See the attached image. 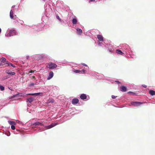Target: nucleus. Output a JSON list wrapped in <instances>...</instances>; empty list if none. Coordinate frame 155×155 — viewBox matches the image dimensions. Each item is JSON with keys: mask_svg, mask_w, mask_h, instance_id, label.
I'll return each mask as SVG.
<instances>
[{"mask_svg": "<svg viewBox=\"0 0 155 155\" xmlns=\"http://www.w3.org/2000/svg\"><path fill=\"white\" fill-rule=\"evenodd\" d=\"M107 48L108 52L111 54H115V48L110 40H107Z\"/></svg>", "mask_w": 155, "mask_h": 155, "instance_id": "nucleus-1", "label": "nucleus"}, {"mask_svg": "<svg viewBox=\"0 0 155 155\" xmlns=\"http://www.w3.org/2000/svg\"><path fill=\"white\" fill-rule=\"evenodd\" d=\"M120 46L122 48L123 51L125 52L126 54H128L130 53L131 49L128 45L126 44H124L121 45Z\"/></svg>", "mask_w": 155, "mask_h": 155, "instance_id": "nucleus-2", "label": "nucleus"}, {"mask_svg": "<svg viewBox=\"0 0 155 155\" xmlns=\"http://www.w3.org/2000/svg\"><path fill=\"white\" fill-rule=\"evenodd\" d=\"M144 103L138 101H132L130 102V105L134 107L140 106Z\"/></svg>", "mask_w": 155, "mask_h": 155, "instance_id": "nucleus-3", "label": "nucleus"}, {"mask_svg": "<svg viewBox=\"0 0 155 155\" xmlns=\"http://www.w3.org/2000/svg\"><path fill=\"white\" fill-rule=\"evenodd\" d=\"M128 54L129 55V57H130L133 58H136L137 57L136 53L131 49L130 51V53H129Z\"/></svg>", "mask_w": 155, "mask_h": 155, "instance_id": "nucleus-4", "label": "nucleus"}, {"mask_svg": "<svg viewBox=\"0 0 155 155\" xmlns=\"http://www.w3.org/2000/svg\"><path fill=\"white\" fill-rule=\"evenodd\" d=\"M48 68L49 69H54L56 68L57 67V64L52 62H49L48 64Z\"/></svg>", "mask_w": 155, "mask_h": 155, "instance_id": "nucleus-5", "label": "nucleus"}, {"mask_svg": "<svg viewBox=\"0 0 155 155\" xmlns=\"http://www.w3.org/2000/svg\"><path fill=\"white\" fill-rule=\"evenodd\" d=\"M15 35V31L14 30H10L8 35V36H13Z\"/></svg>", "mask_w": 155, "mask_h": 155, "instance_id": "nucleus-6", "label": "nucleus"}, {"mask_svg": "<svg viewBox=\"0 0 155 155\" xmlns=\"http://www.w3.org/2000/svg\"><path fill=\"white\" fill-rule=\"evenodd\" d=\"M115 53H116L118 54H120L122 55H124V52H123L122 51L120 50L119 49H117L115 51Z\"/></svg>", "mask_w": 155, "mask_h": 155, "instance_id": "nucleus-7", "label": "nucleus"}, {"mask_svg": "<svg viewBox=\"0 0 155 155\" xmlns=\"http://www.w3.org/2000/svg\"><path fill=\"white\" fill-rule=\"evenodd\" d=\"M5 73L11 75H14L15 74V72H12L9 70H6L5 71Z\"/></svg>", "mask_w": 155, "mask_h": 155, "instance_id": "nucleus-8", "label": "nucleus"}, {"mask_svg": "<svg viewBox=\"0 0 155 155\" xmlns=\"http://www.w3.org/2000/svg\"><path fill=\"white\" fill-rule=\"evenodd\" d=\"M120 90L123 92H125L126 91L127 88V87L124 86H121L120 87Z\"/></svg>", "mask_w": 155, "mask_h": 155, "instance_id": "nucleus-9", "label": "nucleus"}, {"mask_svg": "<svg viewBox=\"0 0 155 155\" xmlns=\"http://www.w3.org/2000/svg\"><path fill=\"white\" fill-rule=\"evenodd\" d=\"M6 65L5 66V67H7V66H12L13 68H15V66L13 64H12L10 63L9 61H6V63L5 64Z\"/></svg>", "mask_w": 155, "mask_h": 155, "instance_id": "nucleus-10", "label": "nucleus"}, {"mask_svg": "<svg viewBox=\"0 0 155 155\" xmlns=\"http://www.w3.org/2000/svg\"><path fill=\"white\" fill-rule=\"evenodd\" d=\"M53 73L52 71L50 72L49 73V76L47 78L48 80L50 79L53 76Z\"/></svg>", "mask_w": 155, "mask_h": 155, "instance_id": "nucleus-11", "label": "nucleus"}, {"mask_svg": "<svg viewBox=\"0 0 155 155\" xmlns=\"http://www.w3.org/2000/svg\"><path fill=\"white\" fill-rule=\"evenodd\" d=\"M79 100L78 98H75L73 99L72 101V103L73 104H76L78 103Z\"/></svg>", "mask_w": 155, "mask_h": 155, "instance_id": "nucleus-12", "label": "nucleus"}, {"mask_svg": "<svg viewBox=\"0 0 155 155\" xmlns=\"http://www.w3.org/2000/svg\"><path fill=\"white\" fill-rule=\"evenodd\" d=\"M127 93L129 94H130L132 95L133 96H137L138 95V93L135 92H133L132 91H129Z\"/></svg>", "mask_w": 155, "mask_h": 155, "instance_id": "nucleus-13", "label": "nucleus"}, {"mask_svg": "<svg viewBox=\"0 0 155 155\" xmlns=\"http://www.w3.org/2000/svg\"><path fill=\"white\" fill-rule=\"evenodd\" d=\"M87 97V96L84 94H82L80 96V97L81 99L83 100L86 99Z\"/></svg>", "mask_w": 155, "mask_h": 155, "instance_id": "nucleus-14", "label": "nucleus"}, {"mask_svg": "<svg viewBox=\"0 0 155 155\" xmlns=\"http://www.w3.org/2000/svg\"><path fill=\"white\" fill-rule=\"evenodd\" d=\"M0 61H1V62H3V63H5V64L6 63V61H6V59L4 57L0 59Z\"/></svg>", "mask_w": 155, "mask_h": 155, "instance_id": "nucleus-15", "label": "nucleus"}, {"mask_svg": "<svg viewBox=\"0 0 155 155\" xmlns=\"http://www.w3.org/2000/svg\"><path fill=\"white\" fill-rule=\"evenodd\" d=\"M97 37L99 41H103V37L101 35H98Z\"/></svg>", "mask_w": 155, "mask_h": 155, "instance_id": "nucleus-16", "label": "nucleus"}, {"mask_svg": "<svg viewBox=\"0 0 155 155\" xmlns=\"http://www.w3.org/2000/svg\"><path fill=\"white\" fill-rule=\"evenodd\" d=\"M149 93L151 96H153L155 95V91L151 90L149 91Z\"/></svg>", "mask_w": 155, "mask_h": 155, "instance_id": "nucleus-17", "label": "nucleus"}, {"mask_svg": "<svg viewBox=\"0 0 155 155\" xmlns=\"http://www.w3.org/2000/svg\"><path fill=\"white\" fill-rule=\"evenodd\" d=\"M42 93H34V94H28L27 95H40V94H42Z\"/></svg>", "mask_w": 155, "mask_h": 155, "instance_id": "nucleus-18", "label": "nucleus"}, {"mask_svg": "<svg viewBox=\"0 0 155 155\" xmlns=\"http://www.w3.org/2000/svg\"><path fill=\"white\" fill-rule=\"evenodd\" d=\"M34 125L37 126V125H41V126H43L44 125L41 123H40L39 122H36L34 124H33Z\"/></svg>", "mask_w": 155, "mask_h": 155, "instance_id": "nucleus-19", "label": "nucleus"}, {"mask_svg": "<svg viewBox=\"0 0 155 155\" xmlns=\"http://www.w3.org/2000/svg\"><path fill=\"white\" fill-rule=\"evenodd\" d=\"M54 126V125L53 124H51L50 125H48L46 126L45 128L46 129H50Z\"/></svg>", "mask_w": 155, "mask_h": 155, "instance_id": "nucleus-20", "label": "nucleus"}, {"mask_svg": "<svg viewBox=\"0 0 155 155\" xmlns=\"http://www.w3.org/2000/svg\"><path fill=\"white\" fill-rule=\"evenodd\" d=\"M13 13L12 10H11L10 12V17L12 19L14 18Z\"/></svg>", "mask_w": 155, "mask_h": 155, "instance_id": "nucleus-21", "label": "nucleus"}, {"mask_svg": "<svg viewBox=\"0 0 155 155\" xmlns=\"http://www.w3.org/2000/svg\"><path fill=\"white\" fill-rule=\"evenodd\" d=\"M77 21L76 18H74L72 20V23L74 25L76 24L77 23Z\"/></svg>", "mask_w": 155, "mask_h": 155, "instance_id": "nucleus-22", "label": "nucleus"}, {"mask_svg": "<svg viewBox=\"0 0 155 155\" xmlns=\"http://www.w3.org/2000/svg\"><path fill=\"white\" fill-rule=\"evenodd\" d=\"M27 100L29 103H31L34 101V98L33 97H31L28 99Z\"/></svg>", "mask_w": 155, "mask_h": 155, "instance_id": "nucleus-23", "label": "nucleus"}, {"mask_svg": "<svg viewBox=\"0 0 155 155\" xmlns=\"http://www.w3.org/2000/svg\"><path fill=\"white\" fill-rule=\"evenodd\" d=\"M76 30L79 34L81 35L82 33V30L79 28H77Z\"/></svg>", "mask_w": 155, "mask_h": 155, "instance_id": "nucleus-24", "label": "nucleus"}, {"mask_svg": "<svg viewBox=\"0 0 155 155\" xmlns=\"http://www.w3.org/2000/svg\"><path fill=\"white\" fill-rule=\"evenodd\" d=\"M8 123L12 125H15V123L14 121L9 120L8 121Z\"/></svg>", "mask_w": 155, "mask_h": 155, "instance_id": "nucleus-25", "label": "nucleus"}, {"mask_svg": "<svg viewBox=\"0 0 155 155\" xmlns=\"http://www.w3.org/2000/svg\"><path fill=\"white\" fill-rule=\"evenodd\" d=\"M54 102V100L53 99H51L47 101V103H49L50 102L53 103Z\"/></svg>", "mask_w": 155, "mask_h": 155, "instance_id": "nucleus-26", "label": "nucleus"}, {"mask_svg": "<svg viewBox=\"0 0 155 155\" xmlns=\"http://www.w3.org/2000/svg\"><path fill=\"white\" fill-rule=\"evenodd\" d=\"M35 84L36 83H35L30 82L29 84V86L31 87L32 86H34Z\"/></svg>", "mask_w": 155, "mask_h": 155, "instance_id": "nucleus-27", "label": "nucleus"}, {"mask_svg": "<svg viewBox=\"0 0 155 155\" xmlns=\"http://www.w3.org/2000/svg\"><path fill=\"white\" fill-rule=\"evenodd\" d=\"M0 89L1 91H3L4 90L5 87L3 86L0 85Z\"/></svg>", "mask_w": 155, "mask_h": 155, "instance_id": "nucleus-28", "label": "nucleus"}, {"mask_svg": "<svg viewBox=\"0 0 155 155\" xmlns=\"http://www.w3.org/2000/svg\"><path fill=\"white\" fill-rule=\"evenodd\" d=\"M11 128L12 130H14L15 129V127L14 125H12L11 126Z\"/></svg>", "mask_w": 155, "mask_h": 155, "instance_id": "nucleus-29", "label": "nucleus"}, {"mask_svg": "<svg viewBox=\"0 0 155 155\" xmlns=\"http://www.w3.org/2000/svg\"><path fill=\"white\" fill-rule=\"evenodd\" d=\"M74 72L76 73H80L81 71L79 70H76L74 71Z\"/></svg>", "mask_w": 155, "mask_h": 155, "instance_id": "nucleus-30", "label": "nucleus"}, {"mask_svg": "<svg viewBox=\"0 0 155 155\" xmlns=\"http://www.w3.org/2000/svg\"><path fill=\"white\" fill-rule=\"evenodd\" d=\"M117 96H115L114 95H112L111 96V97L112 99H115L116 97H117Z\"/></svg>", "mask_w": 155, "mask_h": 155, "instance_id": "nucleus-31", "label": "nucleus"}, {"mask_svg": "<svg viewBox=\"0 0 155 155\" xmlns=\"http://www.w3.org/2000/svg\"><path fill=\"white\" fill-rule=\"evenodd\" d=\"M56 18L57 19H58V20H59L60 21L61 20V19L59 17L58 15L56 16Z\"/></svg>", "mask_w": 155, "mask_h": 155, "instance_id": "nucleus-32", "label": "nucleus"}, {"mask_svg": "<svg viewBox=\"0 0 155 155\" xmlns=\"http://www.w3.org/2000/svg\"><path fill=\"white\" fill-rule=\"evenodd\" d=\"M115 82H116L118 84L120 83L118 81H116Z\"/></svg>", "mask_w": 155, "mask_h": 155, "instance_id": "nucleus-33", "label": "nucleus"}, {"mask_svg": "<svg viewBox=\"0 0 155 155\" xmlns=\"http://www.w3.org/2000/svg\"><path fill=\"white\" fill-rule=\"evenodd\" d=\"M142 86L144 88H146L147 87V85L145 84L142 85Z\"/></svg>", "mask_w": 155, "mask_h": 155, "instance_id": "nucleus-34", "label": "nucleus"}, {"mask_svg": "<svg viewBox=\"0 0 155 155\" xmlns=\"http://www.w3.org/2000/svg\"><path fill=\"white\" fill-rule=\"evenodd\" d=\"M5 64H4L3 63V62H1L0 63V66H3Z\"/></svg>", "mask_w": 155, "mask_h": 155, "instance_id": "nucleus-35", "label": "nucleus"}, {"mask_svg": "<svg viewBox=\"0 0 155 155\" xmlns=\"http://www.w3.org/2000/svg\"><path fill=\"white\" fill-rule=\"evenodd\" d=\"M81 64L82 65H84V66H87V65L86 64H85L84 63H82Z\"/></svg>", "mask_w": 155, "mask_h": 155, "instance_id": "nucleus-36", "label": "nucleus"}, {"mask_svg": "<svg viewBox=\"0 0 155 155\" xmlns=\"http://www.w3.org/2000/svg\"><path fill=\"white\" fill-rule=\"evenodd\" d=\"M8 78V76H6V77H4V79H6Z\"/></svg>", "mask_w": 155, "mask_h": 155, "instance_id": "nucleus-37", "label": "nucleus"}, {"mask_svg": "<svg viewBox=\"0 0 155 155\" xmlns=\"http://www.w3.org/2000/svg\"><path fill=\"white\" fill-rule=\"evenodd\" d=\"M26 58L27 59H28L29 58V56H26Z\"/></svg>", "mask_w": 155, "mask_h": 155, "instance_id": "nucleus-38", "label": "nucleus"}, {"mask_svg": "<svg viewBox=\"0 0 155 155\" xmlns=\"http://www.w3.org/2000/svg\"><path fill=\"white\" fill-rule=\"evenodd\" d=\"M34 71H32V70H31V71L29 72H31V73H32V72H34Z\"/></svg>", "mask_w": 155, "mask_h": 155, "instance_id": "nucleus-39", "label": "nucleus"}, {"mask_svg": "<svg viewBox=\"0 0 155 155\" xmlns=\"http://www.w3.org/2000/svg\"><path fill=\"white\" fill-rule=\"evenodd\" d=\"M32 78H34V79H35V76H32Z\"/></svg>", "mask_w": 155, "mask_h": 155, "instance_id": "nucleus-40", "label": "nucleus"}, {"mask_svg": "<svg viewBox=\"0 0 155 155\" xmlns=\"http://www.w3.org/2000/svg\"><path fill=\"white\" fill-rule=\"evenodd\" d=\"M107 81H110V80L109 79H108L107 78Z\"/></svg>", "mask_w": 155, "mask_h": 155, "instance_id": "nucleus-41", "label": "nucleus"}, {"mask_svg": "<svg viewBox=\"0 0 155 155\" xmlns=\"http://www.w3.org/2000/svg\"><path fill=\"white\" fill-rule=\"evenodd\" d=\"M83 71H84L85 70H83Z\"/></svg>", "mask_w": 155, "mask_h": 155, "instance_id": "nucleus-42", "label": "nucleus"}, {"mask_svg": "<svg viewBox=\"0 0 155 155\" xmlns=\"http://www.w3.org/2000/svg\"><path fill=\"white\" fill-rule=\"evenodd\" d=\"M43 0L44 1H45V0Z\"/></svg>", "mask_w": 155, "mask_h": 155, "instance_id": "nucleus-43", "label": "nucleus"}]
</instances>
